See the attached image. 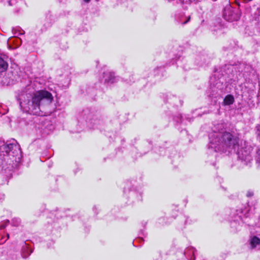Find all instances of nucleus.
<instances>
[{"mask_svg":"<svg viewBox=\"0 0 260 260\" xmlns=\"http://www.w3.org/2000/svg\"><path fill=\"white\" fill-rule=\"evenodd\" d=\"M12 32L16 37L24 34V31L19 26L13 28Z\"/></svg>","mask_w":260,"mask_h":260,"instance_id":"12","label":"nucleus"},{"mask_svg":"<svg viewBox=\"0 0 260 260\" xmlns=\"http://www.w3.org/2000/svg\"><path fill=\"white\" fill-rule=\"evenodd\" d=\"M21 219L18 217H14L12 220V224L13 226H18L21 224Z\"/></svg>","mask_w":260,"mask_h":260,"instance_id":"14","label":"nucleus"},{"mask_svg":"<svg viewBox=\"0 0 260 260\" xmlns=\"http://www.w3.org/2000/svg\"><path fill=\"white\" fill-rule=\"evenodd\" d=\"M253 192L251 191H249L247 193V196L248 197H252V196H253Z\"/></svg>","mask_w":260,"mask_h":260,"instance_id":"20","label":"nucleus"},{"mask_svg":"<svg viewBox=\"0 0 260 260\" xmlns=\"http://www.w3.org/2000/svg\"><path fill=\"white\" fill-rule=\"evenodd\" d=\"M219 28L220 29H221L222 27H221V26H219Z\"/></svg>","mask_w":260,"mask_h":260,"instance_id":"24","label":"nucleus"},{"mask_svg":"<svg viewBox=\"0 0 260 260\" xmlns=\"http://www.w3.org/2000/svg\"><path fill=\"white\" fill-rule=\"evenodd\" d=\"M250 250H260V239L256 236H251L247 242Z\"/></svg>","mask_w":260,"mask_h":260,"instance_id":"5","label":"nucleus"},{"mask_svg":"<svg viewBox=\"0 0 260 260\" xmlns=\"http://www.w3.org/2000/svg\"><path fill=\"white\" fill-rule=\"evenodd\" d=\"M4 194H0V201L3 200L4 199Z\"/></svg>","mask_w":260,"mask_h":260,"instance_id":"21","label":"nucleus"},{"mask_svg":"<svg viewBox=\"0 0 260 260\" xmlns=\"http://www.w3.org/2000/svg\"><path fill=\"white\" fill-rule=\"evenodd\" d=\"M18 100L23 112L40 115L41 108L49 105L53 100V96L47 91L40 90L32 93L22 92L18 95Z\"/></svg>","mask_w":260,"mask_h":260,"instance_id":"2","label":"nucleus"},{"mask_svg":"<svg viewBox=\"0 0 260 260\" xmlns=\"http://www.w3.org/2000/svg\"><path fill=\"white\" fill-rule=\"evenodd\" d=\"M235 101L234 96L231 94L227 95L224 99L223 105L225 106H229L234 103Z\"/></svg>","mask_w":260,"mask_h":260,"instance_id":"9","label":"nucleus"},{"mask_svg":"<svg viewBox=\"0 0 260 260\" xmlns=\"http://www.w3.org/2000/svg\"><path fill=\"white\" fill-rule=\"evenodd\" d=\"M216 30L215 29H214L213 31H215Z\"/></svg>","mask_w":260,"mask_h":260,"instance_id":"25","label":"nucleus"},{"mask_svg":"<svg viewBox=\"0 0 260 260\" xmlns=\"http://www.w3.org/2000/svg\"><path fill=\"white\" fill-rule=\"evenodd\" d=\"M256 134L257 137L260 139V124L256 126Z\"/></svg>","mask_w":260,"mask_h":260,"instance_id":"16","label":"nucleus"},{"mask_svg":"<svg viewBox=\"0 0 260 260\" xmlns=\"http://www.w3.org/2000/svg\"><path fill=\"white\" fill-rule=\"evenodd\" d=\"M32 251L30 248L26 246L23 247L22 249V256L23 258H26L32 253Z\"/></svg>","mask_w":260,"mask_h":260,"instance_id":"13","label":"nucleus"},{"mask_svg":"<svg viewBox=\"0 0 260 260\" xmlns=\"http://www.w3.org/2000/svg\"><path fill=\"white\" fill-rule=\"evenodd\" d=\"M9 238V235L8 234H6V237H5L4 236H2L1 239H0V244L5 243Z\"/></svg>","mask_w":260,"mask_h":260,"instance_id":"15","label":"nucleus"},{"mask_svg":"<svg viewBox=\"0 0 260 260\" xmlns=\"http://www.w3.org/2000/svg\"><path fill=\"white\" fill-rule=\"evenodd\" d=\"M195 249L193 247H189L187 248L184 251V254L186 255V256L189 259L192 260L193 259L194 253H195Z\"/></svg>","mask_w":260,"mask_h":260,"instance_id":"8","label":"nucleus"},{"mask_svg":"<svg viewBox=\"0 0 260 260\" xmlns=\"http://www.w3.org/2000/svg\"><path fill=\"white\" fill-rule=\"evenodd\" d=\"M8 64L3 58L0 57V73L5 72L8 69Z\"/></svg>","mask_w":260,"mask_h":260,"instance_id":"11","label":"nucleus"},{"mask_svg":"<svg viewBox=\"0 0 260 260\" xmlns=\"http://www.w3.org/2000/svg\"><path fill=\"white\" fill-rule=\"evenodd\" d=\"M235 2H236V5H237L239 6V4L238 3V2H237V1H235Z\"/></svg>","mask_w":260,"mask_h":260,"instance_id":"22","label":"nucleus"},{"mask_svg":"<svg viewBox=\"0 0 260 260\" xmlns=\"http://www.w3.org/2000/svg\"><path fill=\"white\" fill-rule=\"evenodd\" d=\"M178 118H179V120H176L178 122L182 123L183 121L182 120V117L181 115H179Z\"/></svg>","mask_w":260,"mask_h":260,"instance_id":"19","label":"nucleus"},{"mask_svg":"<svg viewBox=\"0 0 260 260\" xmlns=\"http://www.w3.org/2000/svg\"><path fill=\"white\" fill-rule=\"evenodd\" d=\"M117 81V79L113 73L107 71L103 73V81L108 84L113 83Z\"/></svg>","mask_w":260,"mask_h":260,"instance_id":"6","label":"nucleus"},{"mask_svg":"<svg viewBox=\"0 0 260 260\" xmlns=\"http://www.w3.org/2000/svg\"><path fill=\"white\" fill-rule=\"evenodd\" d=\"M7 224H8V222L7 221L6 222H5V223H1L0 224V229H4L7 226Z\"/></svg>","mask_w":260,"mask_h":260,"instance_id":"17","label":"nucleus"},{"mask_svg":"<svg viewBox=\"0 0 260 260\" xmlns=\"http://www.w3.org/2000/svg\"><path fill=\"white\" fill-rule=\"evenodd\" d=\"M256 160L257 162L260 163V150L257 152V156Z\"/></svg>","mask_w":260,"mask_h":260,"instance_id":"18","label":"nucleus"},{"mask_svg":"<svg viewBox=\"0 0 260 260\" xmlns=\"http://www.w3.org/2000/svg\"><path fill=\"white\" fill-rule=\"evenodd\" d=\"M22 158L20 146L16 144H7L0 140V168L1 172L7 177L12 175V170L17 167Z\"/></svg>","mask_w":260,"mask_h":260,"instance_id":"3","label":"nucleus"},{"mask_svg":"<svg viewBox=\"0 0 260 260\" xmlns=\"http://www.w3.org/2000/svg\"><path fill=\"white\" fill-rule=\"evenodd\" d=\"M5 5L15 7V8L13 10L16 12H18L20 9L19 8V4L18 3V1H7V4H5Z\"/></svg>","mask_w":260,"mask_h":260,"instance_id":"10","label":"nucleus"},{"mask_svg":"<svg viewBox=\"0 0 260 260\" xmlns=\"http://www.w3.org/2000/svg\"><path fill=\"white\" fill-rule=\"evenodd\" d=\"M258 20L260 21V16L258 18Z\"/></svg>","mask_w":260,"mask_h":260,"instance_id":"23","label":"nucleus"},{"mask_svg":"<svg viewBox=\"0 0 260 260\" xmlns=\"http://www.w3.org/2000/svg\"><path fill=\"white\" fill-rule=\"evenodd\" d=\"M223 17L229 21H237L240 17L239 10L235 9L230 4L227 5L224 10Z\"/></svg>","mask_w":260,"mask_h":260,"instance_id":"4","label":"nucleus"},{"mask_svg":"<svg viewBox=\"0 0 260 260\" xmlns=\"http://www.w3.org/2000/svg\"><path fill=\"white\" fill-rule=\"evenodd\" d=\"M224 128L223 124H218L214 126L213 132L209 134V152L228 154L236 152L239 159L244 165L250 163L252 160L251 147L245 143L244 147L239 150V138L230 132L224 131Z\"/></svg>","mask_w":260,"mask_h":260,"instance_id":"1","label":"nucleus"},{"mask_svg":"<svg viewBox=\"0 0 260 260\" xmlns=\"http://www.w3.org/2000/svg\"><path fill=\"white\" fill-rule=\"evenodd\" d=\"M190 16L186 17L184 14L179 13L176 15L175 20L178 24H185L190 20Z\"/></svg>","mask_w":260,"mask_h":260,"instance_id":"7","label":"nucleus"}]
</instances>
